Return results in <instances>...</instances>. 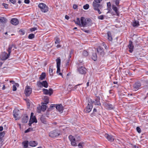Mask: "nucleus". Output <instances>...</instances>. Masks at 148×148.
Returning <instances> with one entry per match:
<instances>
[{
	"label": "nucleus",
	"instance_id": "39448f33",
	"mask_svg": "<svg viewBox=\"0 0 148 148\" xmlns=\"http://www.w3.org/2000/svg\"><path fill=\"white\" fill-rule=\"evenodd\" d=\"M34 114L32 112L30 118L29 120V126H31L32 124L34 122L37 123V120L36 119L35 116H34Z\"/></svg>",
	"mask_w": 148,
	"mask_h": 148
},
{
	"label": "nucleus",
	"instance_id": "680f3d73",
	"mask_svg": "<svg viewBox=\"0 0 148 148\" xmlns=\"http://www.w3.org/2000/svg\"><path fill=\"white\" fill-rule=\"evenodd\" d=\"M41 108L40 107H38V110H37V112L38 113H40L41 110H40V109Z\"/></svg>",
	"mask_w": 148,
	"mask_h": 148
},
{
	"label": "nucleus",
	"instance_id": "1a4fd4ad",
	"mask_svg": "<svg viewBox=\"0 0 148 148\" xmlns=\"http://www.w3.org/2000/svg\"><path fill=\"white\" fill-rule=\"evenodd\" d=\"M38 86L40 87H41L42 86L47 88L48 87V84L47 82L46 81H43L42 82H40L37 83Z\"/></svg>",
	"mask_w": 148,
	"mask_h": 148
},
{
	"label": "nucleus",
	"instance_id": "f03ea898",
	"mask_svg": "<svg viewBox=\"0 0 148 148\" xmlns=\"http://www.w3.org/2000/svg\"><path fill=\"white\" fill-rule=\"evenodd\" d=\"M88 102L87 106L84 110L85 112L86 113L89 112L91 111L92 108V101L90 99L88 100Z\"/></svg>",
	"mask_w": 148,
	"mask_h": 148
},
{
	"label": "nucleus",
	"instance_id": "8fccbe9b",
	"mask_svg": "<svg viewBox=\"0 0 148 148\" xmlns=\"http://www.w3.org/2000/svg\"><path fill=\"white\" fill-rule=\"evenodd\" d=\"M2 5L6 9H7L8 7V5L7 4L3 3L2 4Z\"/></svg>",
	"mask_w": 148,
	"mask_h": 148
},
{
	"label": "nucleus",
	"instance_id": "4be33fe9",
	"mask_svg": "<svg viewBox=\"0 0 148 148\" xmlns=\"http://www.w3.org/2000/svg\"><path fill=\"white\" fill-rule=\"evenodd\" d=\"M112 9L115 11L116 13V14L117 16H119V12L118 10V8L115 5H112Z\"/></svg>",
	"mask_w": 148,
	"mask_h": 148
},
{
	"label": "nucleus",
	"instance_id": "a211bd4d",
	"mask_svg": "<svg viewBox=\"0 0 148 148\" xmlns=\"http://www.w3.org/2000/svg\"><path fill=\"white\" fill-rule=\"evenodd\" d=\"M105 106L106 109L108 110L113 109L114 108V106L109 103L106 104Z\"/></svg>",
	"mask_w": 148,
	"mask_h": 148
},
{
	"label": "nucleus",
	"instance_id": "6ab92c4d",
	"mask_svg": "<svg viewBox=\"0 0 148 148\" xmlns=\"http://www.w3.org/2000/svg\"><path fill=\"white\" fill-rule=\"evenodd\" d=\"M56 109L59 112L62 113L63 110V108L61 104L56 105Z\"/></svg>",
	"mask_w": 148,
	"mask_h": 148
},
{
	"label": "nucleus",
	"instance_id": "13d9d810",
	"mask_svg": "<svg viewBox=\"0 0 148 148\" xmlns=\"http://www.w3.org/2000/svg\"><path fill=\"white\" fill-rule=\"evenodd\" d=\"M10 1L13 4H14L16 2V0H10Z\"/></svg>",
	"mask_w": 148,
	"mask_h": 148
},
{
	"label": "nucleus",
	"instance_id": "de8ad7c7",
	"mask_svg": "<svg viewBox=\"0 0 148 148\" xmlns=\"http://www.w3.org/2000/svg\"><path fill=\"white\" fill-rule=\"evenodd\" d=\"M3 144V139H0V148L2 146Z\"/></svg>",
	"mask_w": 148,
	"mask_h": 148
},
{
	"label": "nucleus",
	"instance_id": "2eb2a0df",
	"mask_svg": "<svg viewBox=\"0 0 148 148\" xmlns=\"http://www.w3.org/2000/svg\"><path fill=\"white\" fill-rule=\"evenodd\" d=\"M102 0H94L93 2V7H99L100 6V3Z\"/></svg>",
	"mask_w": 148,
	"mask_h": 148
},
{
	"label": "nucleus",
	"instance_id": "393cba45",
	"mask_svg": "<svg viewBox=\"0 0 148 148\" xmlns=\"http://www.w3.org/2000/svg\"><path fill=\"white\" fill-rule=\"evenodd\" d=\"M53 66L51 65L49 66V72L51 76H52L53 75Z\"/></svg>",
	"mask_w": 148,
	"mask_h": 148
},
{
	"label": "nucleus",
	"instance_id": "6e6d98bb",
	"mask_svg": "<svg viewBox=\"0 0 148 148\" xmlns=\"http://www.w3.org/2000/svg\"><path fill=\"white\" fill-rule=\"evenodd\" d=\"M78 6L76 4H74L73 5V8L74 9H76L77 8Z\"/></svg>",
	"mask_w": 148,
	"mask_h": 148
},
{
	"label": "nucleus",
	"instance_id": "58836bf2",
	"mask_svg": "<svg viewBox=\"0 0 148 148\" xmlns=\"http://www.w3.org/2000/svg\"><path fill=\"white\" fill-rule=\"evenodd\" d=\"M28 141H25L23 142L22 144L23 145L24 147L26 148L28 147Z\"/></svg>",
	"mask_w": 148,
	"mask_h": 148
},
{
	"label": "nucleus",
	"instance_id": "5fc2aeb1",
	"mask_svg": "<svg viewBox=\"0 0 148 148\" xmlns=\"http://www.w3.org/2000/svg\"><path fill=\"white\" fill-rule=\"evenodd\" d=\"M13 113H14V114H13V115L14 117H15V118H16L18 114H17L15 113L14 110V111Z\"/></svg>",
	"mask_w": 148,
	"mask_h": 148
},
{
	"label": "nucleus",
	"instance_id": "338daca9",
	"mask_svg": "<svg viewBox=\"0 0 148 148\" xmlns=\"http://www.w3.org/2000/svg\"><path fill=\"white\" fill-rule=\"evenodd\" d=\"M40 120H41V121H42V122H43V123H45V122H44V121L43 120V118H41L40 119Z\"/></svg>",
	"mask_w": 148,
	"mask_h": 148
},
{
	"label": "nucleus",
	"instance_id": "423d86ee",
	"mask_svg": "<svg viewBox=\"0 0 148 148\" xmlns=\"http://www.w3.org/2000/svg\"><path fill=\"white\" fill-rule=\"evenodd\" d=\"M9 55L8 54H7L6 52H4L1 54L0 59L2 60H5L8 58Z\"/></svg>",
	"mask_w": 148,
	"mask_h": 148
},
{
	"label": "nucleus",
	"instance_id": "c03bdc74",
	"mask_svg": "<svg viewBox=\"0 0 148 148\" xmlns=\"http://www.w3.org/2000/svg\"><path fill=\"white\" fill-rule=\"evenodd\" d=\"M89 8V5L88 4H86L83 6V8L85 10L88 9Z\"/></svg>",
	"mask_w": 148,
	"mask_h": 148
},
{
	"label": "nucleus",
	"instance_id": "5701e85b",
	"mask_svg": "<svg viewBox=\"0 0 148 148\" xmlns=\"http://www.w3.org/2000/svg\"><path fill=\"white\" fill-rule=\"evenodd\" d=\"M29 145L30 146L35 147L38 144V143L35 141H31L29 142Z\"/></svg>",
	"mask_w": 148,
	"mask_h": 148
},
{
	"label": "nucleus",
	"instance_id": "a18cd8bd",
	"mask_svg": "<svg viewBox=\"0 0 148 148\" xmlns=\"http://www.w3.org/2000/svg\"><path fill=\"white\" fill-rule=\"evenodd\" d=\"M105 16V15H101L99 16L98 17V18L100 20H103V18Z\"/></svg>",
	"mask_w": 148,
	"mask_h": 148
},
{
	"label": "nucleus",
	"instance_id": "f8f14e48",
	"mask_svg": "<svg viewBox=\"0 0 148 148\" xmlns=\"http://www.w3.org/2000/svg\"><path fill=\"white\" fill-rule=\"evenodd\" d=\"M79 73L82 74H85L86 73V70L84 67L81 66L78 69Z\"/></svg>",
	"mask_w": 148,
	"mask_h": 148
},
{
	"label": "nucleus",
	"instance_id": "c756f323",
	"mask_svg": "<svg viewBox=\"0 0 148 148\" xmlns=\"http://www.w3.org/2000/svg\"><path fill=\"white\" fill-rule=\"evenodd\" d=\"M60 57L57 58L56 60L57 66H60Z\"/></svg>",
	"mask_w": 148,
	"mask_h": 148
},
{
	"label": "nucleus",
	"instance_id": "e2e57ef3",
	"mask_svg": "<svg viewBox=\"0 0 148 148\" xmlns=\"http://www.w3.org/2000/svg\"><path fill=\"white\" fill-rule=\"evenodd\" d=\"M61 45H59V44H58L57 45V46H56V47L57 48H60V47H61Z\"/></svg>",
	"mask_w": 148,
	"mask_h": 148
},
{
	"label": "nucleus",
	"instance_id": "c9c22d12",
	"mask_svg": "<svg viewBox=\"0 0 148 148\" xmlns=\"http://www.w3.org/2000/svg\"><path fill=\"white\" fill-rule=\"evenodd\" d=\"M47 106L45 105H42L41 107V110L43 111H45L47 108Z\"/></svg>",
	"mask_w": 148,
	"mask_h": 148
},
{
	"label": "nucleus",
	"instance_id": "cd10ccee",
	"mask_svg": "<svg viewBox=\"0 0 148 148\" xmlns=\"http://www.w3.org/2000/svg\"><path fill=\"white\" fill-rule=\"evenodd\" d=\"M44 101L43 104H48L49 102V98L47 96H45L44 98Z\"/></svg>",
	"mask_w": 148,
	"mask_h": 148
},
{
	"label": "nucleus",
	"instance_id": "72a5a7b5",
	"mask_svg": "<svg viewBox=\"0 0 148 148\" xmlns=\"http://www.w3.org/2000/svg\"><path fill=\"white\" fill-rule=\"evenodd\" d=\"M60 66H57V73L58 74L60 75H62V73H60Z\"/></svg>",
	"mask_w": 148,
	"mask_h": 148
},
{
	"label": "nucleus",
	"instance_id": "69168bd1",
	"mask_svg": "<svg viewBox=\"0 0 148 148\" xmlns=\"http://www.w3.org/2000/svg\"><path fill=\"white\" fill-rule=\"evenodd\" d=\"M65 18L66 19L68 20V19H69V16H68L67 15H66L65 16Z\"/></svg>",
	"mask_w": 148,
	"mask_h": 148
},
{
	"label": "nucleus",
	"instance_id": "09e8293b",
	"mask_svg": "<svg viewBox=\"0 0 148 148\" xmlns=\"http://www.w3.org/2000/svg\"><path fill=\"white\" fill-rule=\"evenodd\" d=\"M136 130L138 133H141V130L139 127H136Z\"/></svg>",
	"mask_w": 148,
	"mask_h": 148
},
{
	"label": "nucleus",
	"instance_id": "c85d7f7f",
	"mask_svg": "<svg viewBox=\"0 0 148 148\" xmlns=\"http://www.w3.org/2000/svg\"><path fill=\"white\" fill-rule=\"evenodd\" d=\"M55 43L56 44H60V40L59 38L56 37L55 38Z\"/></svg>",
	"mask_w": 148,
	"mask_h": 148
},
{
	"label": "nucleus",
	"instance_id": "864d4df0",
	"mask_svg": "<svg viewBox=\"0 0 148 148\" xmlns=\"http://www.w3.org/2000/svg\"><path fill=\"white\" fill-rule=\"evenodd\" d=\"M81 29L82 30H83V31H84L86 33H89L90 32L89 31V30H85V29H84V28H81Z\"/></svg>",
	"mask_w": 148,
	"mask_h": 148
},
{
	"label": "nucleus",
	"instance_id": "20e7f679",
	"mask_svg": "<svg viewBox=\"0 0 148 148\" xmlns=\"http://www.w3.org/2000/svg\"><path fill=\"white\" fill-rule=\"evenodd\" d=\"M38 7L40 8L41 11L43 12H47L48 10V7L43 3H40L38 5Z\"/></svg>",
	"mask_w": 148,
	"mask_h": 148
},
{
	"label": "nucleus",
	"instance_id": "bf43d9fd",
	"mask_svg": "<svg viewBox=\"0 0 148 148\" xmlns=\"http://www.w3.org/2000/svg\"><path fill=\"white\" fill-rule=\"evenodd\" d=\"M119 0H116V1L115 3L116 5H118L119 4Z\"/></svg>",
	"mask_w": 148,
	"mask_h": 148
},
{
	"label": "nucleus",
	"instance_id": "4468645a",
	"mask_svg": "<svg viewBox=\"0 0 148 148\" xmlns=\"http://www.w3.org/2000/svg\"><path fill=\"white\" fill-rule=\"evenodd\" d=\"M97 51L100 55L103 56L104 54V52L103 49L101 47H99L97 48Z\"/></svg>",
	"mask_w": 148,
	"mask_h": 148
},
{
	"label": "nucleus",
	"instance_id": "4c0bfd02",
	"mask_svg": "<svg viewBox=\"0 0 148 148\" xmlns=\"http://www.w3.org/2000/svg\"><path fill=\"white\" fill-rule=\"evenodd\" d=\"M34 37L35 35L34 34H31L29 35L28 38L29 39H32L34 38Z\"/></svg>",
	"mask_w": 148,
	"mask_h": 148
},
{
	"label": "nucleus",
	"instance_id": "9b49d317",
	"mask_svg": "<svg viewBox=\"0 0 148 148\" xmlns=\"http://www.w3.org/2000/svg\"><path fill=\"white\" fill-rule=\"evenodd\" d=\"M32 89L30 87L25 88V93L27 96H29L32 93Z\"/></svg>",
	"mask_w": 148,
	"mask_h": 148
},
{
	"label": "nucleus",
	"instance_id": "0eeeda50",
	"mask_svg": "<svg viewBox=\"0 0 148 148\" xmlns=\"http://www.w3.org/2000/svg\"><path fill=\"white\" fill-rule=\"evenodd\" d=\"M141 86V84L139 81H137L135 82L133 85V87L134 90L136 91L138 90Z\"/></svg>",
	"mask_w": 148,
	"mask_h": 148
},
{
	"label": "nucleus",
	"instance_id": "a19ab883",
	"mask_svg": "<svg viewBox=\"0 0 148 148\" xmlns=\"http://www.w3.org/2000/svg\"><path fill=\"white\" fill-rule=\"evenodd\" d=\"M5 133L4 132H0V139H2L3 138L4 136Z\"/></svg>",
	"mask_w": 148,
	"mask_h": 148
},
{
	"label": "nucleus",
	"instance_id": "ea45409f",
	"mask_svg": "<svg viewBox=\"0 0 148 148\" xmlns=\"http://www.w3.org/2000/svg\"><path fill=\"white\" fill-rule=\"evenodd\" d=\"M99 7H94V9L96 10L97 11L99 14H100L101 13V12L100 11L99 9V8H98Z\"/></svg>",
	"mask_w": 148,
	"mask_h": 148
},
{
	"label": "nucleus",
	"instance_id": "473e14b6",
	"mask_svg": "<svg viewBox=\"0 0 148 148\" xmlns=\"http://www.w3.org/2000/svg\"><path fill=\"white\" fill-rule=\"evenodd\" d=\"M46 76L45 73H42L40 75L39 79L41 80H43L45 79Z\"/></svg>",
	"mask_w": 148,
	"mask_h": 148
},
{
	"label": "nucleus",
	"instance_id": "37998d69",
	"mask_svg": "<svg viewBox=\"0 0 148 148\" xmlns=\"http://www.w3.org/2000/svg\"><path fill=\"white\" fill-rule=\"evenodd\" d=\"M84 144V143L83 142H81L78 144V146L79 148H82Z\"/></svg>",
	"mask_w": 148,
	"mask_h": 148
},
{
	"label": "nucleus",
	"instance_id": "e433bc0d",
	"mask_svg": "<svg viewBox=\"0 0 148 148\" xmlns=\"http://www.w3.org/2000/svg\"><path fill=\"white\" fill-rule=\"evenodd\" d=\"M88 55V52L84 50L82 52V55L84 56H87Z\"/></svg>",
	"mask_w": 148,
	"mask_h": 148
},
{
	"label": "nucleus",
	"instance_id": "774afa93",
	"mask_svg": "<svg viewBox=\"0 0 148 148\" xmlns=\"http://www.w3.org/2000/svg\"><path fill=\"white\" fill-rule=\"evenodd\" d=\"M3 129V127L2 126L0 127V131H2Z\"/></svg>",
	"mask_w": 148,
	"mask_h": 148
},
{
	"label": "nucleus",
	"instance_id": "9d476101",
	"mask_svg": "<svg viewBox=\"0 0 148 148\" xmlns=\"http://www.w3.org/2000/svg\"><path fill=\"white\" fill-rule=\"evenodd\" d=\"M69 139L71 142V144L72 145L76 146L77 144L76 143L75 139L73 136L71 135L69 136Z\"/></svg>",
	"mask_w": 148,
	"mask_h": 148
},
{
	"label": "nucleus",
	"instance_id": "f257e3e1",
	"mask_svg": "<svg viewBox=\"0 0 148 148\" xmlns=\"http://www.w3.org/2000/svg\"><path fill=\"white\" fill-rule=\"evenodd\" d=\"M91 21L90 19L89 18H85L83 17H82L80 20L79 18H77L75 23L81 26L85 27L87 25H88L89 24L91 23Z\"/></svg>",
	"mask_w": 148,
	"mask_h": 148
},
{
	"label": "nucleus",
	"instance_id": "79ce46f5",
	"mask_svg": "<svg viewBox=\"0 0 148 148\" xmlns=\"http://www.w3.org/2000/svg\"><path fill=\"white\" fill-rule=\"evenodd\" d=\"M19 32L20 34L21 35H23L25 34V32L24 31V30L20 29Z\"/></svg>",
	"mask_w": 148,
	"mask_h": 148
},
{
	"label": "nucleus",
	"instance_id": "f704fd0d",
	"mask_svg": "<svg viewBox=\"0 0 148 148\" xmlns=\"http://www.w3.org/2000/svg\"><path fill=\"white\" fill-rule=\"evenodd\" d=\"M13 46V45H10L9 46V47L8 49V54L10 55L11 51V49L12 47Z\"/></svg>",
	"mask_w": 148,
	"mask_h": 148
},
{
	"label": "nucleus",
	"instance_id": "0e129e2a",
	"mask_svg": "<svg viewBox=\"0 0 148 148\" xmlns=\"http://www.w3.org/2000/svg\"><path fill=\"white\" fill-rule=\"evenodd\" d=\"M56 105H52L51 106H50V108H53V107H56Z\"/></svg>",
	"mask_w": 148,
	"mask_h": 148
},
{
	"label": "nucleus",
	"instance_id": "7ed1b4c3",
	"mask_svg": "<svg viewBox=\"0 0 148 148\" xmlns=\"http://www.w3.org/2000/svg\"><path fill=\"white\" fill-rule=\"evenodd\" d=\"M60 132L59 130H55L50 132L49 134V136L51 138L55 137L60 135Z\"/></svg>",
	"mask_w": 148,
	"mask_h": 148
},
{
	"label": "nucleus",
	"instance_id": "b1692460",
	"mask_svg": "<svg viewBox=\"0 0 148 148\" xmlns=\"http://www.w3.org/2000/svg\"><path fill=\"white\" fill-rule=\"evenodd\" d=\"M7 21V19L4 17H0V23H5Z\"/></svg>",
	"mask_w": 148,
	"mask_h": 148
},
{
	"label": "nucleus",
	"instance_id": "052dcab7",
	"mask_svg": "<svg viewBox=\"0 0 148 148\" xmlns=\"http://www.w3.org/2000/svg\"><path fill=\"white\" fill-rule=\"evenodd\" d=\"M24 2L25 3L28 4L29 3V0H25Z\"/></svg>",
	"mask_w": 148,
	"mask_h": 148
},
{
	"label": "nucleus",
	"instance_id": "49530a36",
	"mask_svg": "<svg viewBox=\"0 0 148 148\" xmlns=\"http://www.w3.org/2000/svg\"><path fill=\"white\" fill-rule=\"evenodd\" d=\"M33 128H29L27 130L25 131V133H27L30 132L31 131H32L33 130Z\"/></svg>",
	"mask_w": 148,
	"mask_h": 148
},
{
	"label": "nucleus",
	"instance_id": "a878e982",
	"mask_svg": "<svg viewBox=\"0 0 148 148\" xmlns=\"http://www.w3.org/2000/svg\"><path fill=\"white\" fill-rule=\"evenodd\" d=\"M132 25L134 27H138L139 26V22L138 21H135L133 22Z\"/></svg>",
	"mask_w": 148,
	"mask_h": 148
},
{
	"label": "nucleus",
	"instance_id": "412c9836",
	"mask_svg": "<svg viewBox=\"0 0 148 148\" xmlns=\"http://www.w3.org/2000/svg\"><path fill=\"white\" fill-rule=\"evenodd\" d=\"M28 120V116L26 115H25L23 117L22 122L23 123H26Z\"/></svg>",
	"mask_w": 148,
	"mask_h": 148
},
{
	"label": "nucleus",
	"instance_id": "2f4dec72",
	"mask_svg": "<svg viewBox=\"0 0 148 148\" xmlns=\"http://www.w3.org/2000/svg\"><path fill=\"white\" fill-rule=\"evenodd\" d=\"M107 6L108 7V11L107 12V13H108L110 12V10H111V4L110 2H109L107 3Z\"/></svg>",
	"mask_w": 148,
	"mask_h": 148
},
{
	"label": "nucleus",
	"instance_id": "aec40b11",
	"mask_svg": "<svg viewBox=\"0 0 148 148\" xmlns=\"http://www.w3.org/2000/svg\"><path fill=\"white\" fill-rule=\"evenodd\" d=\"M100 98L99 97H97L95 101H92V103H94L95 105L99 106L101 105L100 102Z\"/></svg>",
	"mask_w": 148,
	"mask_h": 148
},
{
	"label": "nucleus",
	"instance_id": "3c124183",
	"mask_svg": "<svg viewBox=\"0 0 148 148\" xmlns=\"http://www.w3.org/2000/svg\"><path fill=\"white\" fill-rule=\"evenodd\" d=\"M37 29V28L36 27H33L31 28L30 29V30L31 32H33L35 31V30Z\"/></svg>",
	"mask_w": 148,
	"mask_h": 148
},
{
	"label": "nucleus",
	"instance_id": "4d7b16f0",
	"mask_svg": "<svg viewBox=\"0 0 148 148\" xmlns=\"http://www.w3.org/2000/svg\"><path fill=\"white\" fill-rule=\"evenodd\" d=\"M82 84H79L77 85H75V86L74 87V90H75L77 88V86H79L80 85H81Z\"/></svg>",
	"mask_w": 148,
	"mask_h": 148
},
{
	"label": "nucleus",
	"instance_id": "6e6552de",
	"mask_svg": "<svg viewBox=\"0 0 148 148\" xmlns=\"http://www.w3.org/2000/svg\"><path fill=\"white\" fill-rule=\"evenodd\" d=\"M42 90L44 94L49 95L50 96H51L53 92V89L51 88L49 89V90L43 88L42 89Z\"/></svg>",
	"mask_w": 148,
	"mask_h": 148
},
{
	"label": "nucleus",
	"instance_id": "ddd939ff",
	"mask_svg": "<svg viewBox=\"0 0 148 148\" xmlns=\"http://www.w3.org/2000/svg\"><path fill=\"white\" fill-rule=\"evenodd\" d=\"M11 23L14 25H16L18 24L19 22L18 20L16 18H13L10 21Z\"/></svg>",
	"mask_w": 148,
	"mask_h": 148
},
{
	"label": "nucleus",
	"instance_id": "7c9ffc66",
	"mask_svg": "<svg viewBox=\"0 0 148 148\" xmlns=\"http://www.w3.org/2000/svg\"><path fill=\"white\" fill-rule=\"evenodd\" d=\"M92 58V59L94 61H95L97 60V57L96 53H93Z\"/></svg>",
	"mask_w": 148,
	"mask_h": 148
},
{
	"label": "nucleus",
	"instance_id": "603ef678",
	"mask_svg": "<svg viewBox=\"0 0 148 148\" xmlns=\"http://www.w3.org/2000/svg\"><path fill=\"white\" fill-rule=\"evenodd\" d=\"M16 89H17V88H16V86H15V85H14L13 86L12 90L13 91H16Z\"/></svg>",
	"mask_w": 148,
	"mask_h": 148
},
{
	"label": "nucleus",
	"instance_id": "dca6fc26",
	"mask_svg": "<svg viewBox=\"0 0 148 148\" xmlns=\"http://www.w3.org/2000/svg\"><path fill=\"white\" fill-rule=\"evenodd\" d=\"M105 136L109 141L112 142L114 140V138L112 135L106 134L105 135Z\"/></svg>",
	"mask_w": 148,
	"mask_h": 148
},
{
	"label": "nucleus",
	"instance_id": "bb28decb",
	"mask_svg": "<svg viewBox=\"0 0 148 148\" xmlns=\"http://www.w3.org/2000/svg\"><path fill=\"white\" fill-rule=\"evenodd\" d=\"M107 34L108 40L109 41H111L112 40V38L110 32H108Z\"/></svg>",
	"mask_w": 148,
	"mask_h": 148
},
{
	"label": "nucleus",
	"instance_id": "f3484780",
	"mask_svg": "<svg viewBox=\"0 0 148 148\" xmlns=\"http://www.w3.org/2000/svg\"><path fill=\"white\" fill-rule=\"evenodd\" d=\"M128 47L130 49L129 50L130 52L131 53H132L133 51L134 47L132 41H129V44L128 46Z\"/></svg>",
	"mask_w": 148,
	"mask_h": 148
}]
</instances>
